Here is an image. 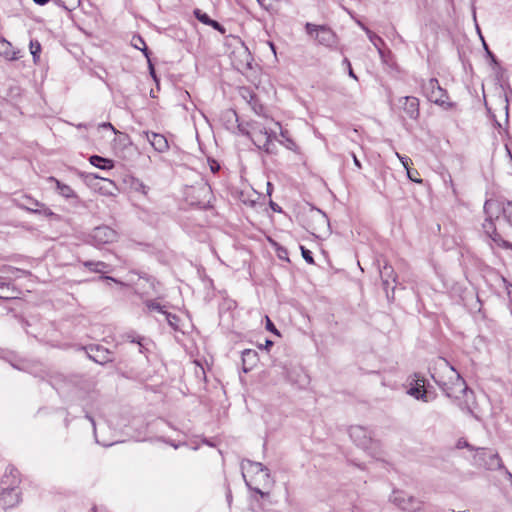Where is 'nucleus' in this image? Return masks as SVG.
<instances>
[{
	"mask_svg": "<svg viewBox=\"0 0 512 512\" xmlns=\"http://www.w3.org/2000/svg\"><path fill=\"white\" fill-rule=\"evenodd\" d=\"M442 369L445 375L433 374L435 383L442 389L447 397H458V394H467L468 387L461 375L446 360H443Z\"/></svg>",
	"mask_w": 512,
	"mask_h": 512,
	"instance_id": "f257e3e1",
	"label": "nucleus"
},
{
	"mask_svg": "<svg viewBox=\"0 0 512 512\" xmlns=\"http://www.w3.org/2000/svg\"><path fill=\"white\" fill-rule=\"evenodd\" d=\"M252 142L259 148L267 153H273L275 149L274 140L276 139L275 132L269 131L266 127L255 124L252 126L248 133Z\"/></svg>",
	"mask_w": 512,
	"mask_h": 512,
	"instance_id": "f03ea898",
	"label": "nucleus"
},
{
	"mask_svg": "<svg viewBox=\"0 0 512 512\" xmlns=\"http://www.w3.org/2000/svg\"><path fill=\"white\" fill-rule=\"evenodd\" d=\"M307 34L313 37L319 45L325 47H334L337 44L335 32L326 25H316L310 22L305 24Z\"/></svg>",
	"mask_w": 512,
	"mask_h": 512,
	"instance_id": "7ed1b4c3",
	"label": "nucleus"
},
{
	"mask_svg": "<svg viewBox=\"0 0 512 512\" xmlns=\"http://www.w3.org/2000/svg\"><path fill=\"white\" fill-rule=\"evenodd\" d=\"M424 92L429 101L445 108H451L452 103L448 102L447 92L439 85L435 78H431L424 86Z\"/></svg>",
	"mask_w": 512,
	"mask_h": 512,
	"instance_id": "20e7f679",
	"label": "nucleus"
},
{
	"mask_svg": "<svg viewBox=\"0 0 512 512\" xmlns=\"http://www.w3.org/2000/svg\"><path fill=\"white\" fill-rule=\"evenodd\" d=\"M90 242L96 246L101 247L103 245L112 244L117 241L118 233L116 230L107 225H101L95 227L90 235Z\"/></svg>",
	"mask_w": 512,
	"mask_h": 512,
	"instance_id": "39448f33",
	"label": "nucleus"
},
{
	"mask_svg": "<svg viewBox=\"0 0 512 512\" xmlns=\"http://www.w3.org/2000/svg\"><path fill=\"white\" fill-rule=\"evenodd\" d=\"M501 204L494 200H487L484 204V212L486 219L482 224L483 230L487 236L496 231L494 219H498L500 215Z\"/></svg>",
	"mask_w": 512,
	"mask_h": 512,
	"instance_id": "423d86ee",
	"label": "nucleus"
},
{
	"mask_svg": "<svg viewBox=\"0 0 512 512\" xmlns=\"http://www.w3.org/2000/svg\"><path fill=\"white\" fill-rule=\"evenodd\" d=\"M390 499L400 509L408 512H417L422 508L421 501L402 491H394Z\"/></svg>",
	"mask_w": 512,
	"mask_h": 512,
	"instance_id": "0eeeda50",
	"label": "nucleus"
},
{
	"mask_svg": "<svg viewBox=\"0 0 512 512\" xmlns=\"http://www.w3.org/2000/svg\"><path fill=\"white\" fill-rule=\"evenodd\" d=\"M398 106L410 119L416 120L419 117V100L414 96H404L398 99Z\"/></svg>",
	"mask_w": 512,
	"mask_h": 512,
	"instance_id": "6e6552de",
	"label": "nucleus"
},
{
	"mask_svg": "<svg viewBox=\"0 0 512 512\" xmlns=\"http://www.w3.org/2000/svg\"><path fill=\"white\" fill-rule=\"evenodd\" d=\"M349 435L357 446L364 449H367L372 441L369 431L362 426H352Z\"/></svg>",
	"mask_w": 512,
	"mask_h": 512,
	"instance_id": "1a4fd4ad",
	"label": "nucleus"
},
{
	"mask_svg": "<svg viewBox=\"0 0 512 512\" xmlns=\"http://www.w3.org/2000/svg\"><path fill=\"white\" fill-rule=\"evenodd\" d=\"M141 136L159 153H164L169 149L168 141L162 134L144 131Z\"/></svg>",
	"mask_w": 512,
	"mask_h": 512,
	"instance_id": "9d476101",
	"label": "nucleus"
},
{
	"mask_svg": "<svg viewBox=\"0 0 512 512\" xmlns=\"http://www.w3.org/2000/svg\"><path fill=\"white\" fill-rule=\"evenodd\" d=\"M20 502V493L16 488L3 489L0 493V503L7 509L16 506Z\"/></svg>",
	"mask_w": 512,
	"mask_h": 512,
	"instance_id": "9b49d317",
	"label": "nucleus"
},
{
	"mask_svg": "<svg viewBox=\"0 0 512 512\" xmlns=\"http://www.w3.org/2000/svg\"><path fill=\"white\" fill-rule=\"evenodd\" d=\"M0 55L6 60L15 61L21 57V51L13 47L5 38H0Z\"/></svg>",
	"mask_w": 512,
	"mask_h": 512,
	"instance_id": "f8f14e48",
	"label": "nucleus"
},
{
	"mask_svg": "<svg viewBox=\"0 0 512 512\" xmlns=\"http://www.w3.org/2000/svg\"><path fill=\"white\" fill-rule=\"evenodd\" d=\"M89 357L99 364H104L112 361V354L102 347H91Z\"/></svg>",
	"mask_w": 512,
	"mask_h": 512,
	"instance_id": "ddd939ff",
	"label": "nucleus"
},
{
	"mask_svg": "<svg viewBox=\"0 0 512 512\" xmlns=\"http://www.w3.org/2000/svg\"><path fill=\"white\" fill-rule=\"evenodd\" d=\"M22 206L26 210L33 212V213L43 214L45 216L53 215V212L48 207H46L44 204L38 202L37 200H33L31 198H27V203L23 204Z\"/></svg>",
	"mask_w": 512,
	"mask_h": 512,
	"instance_id": "4468645a",
	"label": "nucleus"
},
{
	"mask_svg": "<svg viewBox=\"0 0 512 512\" xmlns=\"http://www.w3.org/2000/svg\"><path fill=\"white\" fill-rule=\"evenodd\" d=\"M242 469L252 473H263V477L269 478V470L260 462L244 461Z\"/></svg>",
	"mask_w": 512,
	"mask_h": 512,
	"instance_id": "2eb2a0df",
	"label": "nucleus"
},
{
	"mask_svg": "<svg viewBox=\"0 0 512 512\" xmlns=\"http://www.w3.org/2000/svg\"><path fill=\"white\" fill-rule=\"evenodd\" d=\"M480 454L489 458V461L484 464L488 469L495 470L502 468V461L497 453L480 449Z\"/></svg>",
	"mask_w": 512,
	"mask_h": 512,
	"instance_id": "dca6fc26",
	"label": "nucleus"
},
{
	"mask_svg": "<svg viewBox=\"0 0 512 512\" xmlns=\"http://www.w3.org/2000/svg\"><path fill=\"white\" fill-rule=\"evenodd\" d=\"M126 182L133 192L139 193L145 197L148 195L150 188L140 179L130 177Z\"/></svg>",
	"mask_w": 512,
	"mask_h": 512,
	"instance_id": "f3484780",
	"label": "nucleus"
},
{
	"mask_svg": "<svg viewBox=\"0 0 512 512\" xmlns=\"http://www.w3.org/2000/svg\"><path fill=\"white\" fill-rule=\"evenodd\" d=\"M89 162L91 165L101 169V170H110L114 168V161L108 158H104L98 155H92L89 158Z\"/></svg>",
	"mask_w": 512,
	"mask_h": 512,
	"instance_id": "a211bd4d",
	"label": "nucleus"
},
{
	"mask_svg": "<svg viewBox=\"0 0 512 512\" xmlns=\"http://www.w3.org/2000/svg\"><path fill=\"white\" fill-rule=\"evenodd\" d=\"M488 237L490 238L489 245L492 249L502 248L512 250V243L503 239L502 236L497 233V231H495L493 234H490Z\"/></svg>",
	"mask_w": 512,
	"mask_h": 512,
	"instance_id": "6ab92c4d",
	"label": "nucleus"
},
{
	"mask_svg": "<svg viewBox=\"0 0 512 512\" xmlns=\"http://www.w3.org/2000/svg\"><path fill=\"white\" fill-rule=\"evenodd\" d=\"M382 282L384 285V288L387 290L390 285V280L395 283L396 282V274L394 272V269L390 265H384L383 268L380 271Z\"/></svg>",
	"mask_w": 512,
	"mask_h": 512,
	"instance_id": "aec40b11",
	"label": "nucleus"
},
{
	"mask_svg": "<svg viewBox=\"0 0 512 512\" xmlns=\"http://www.w3.org/2000/svg\"><path fill=\"white\" fill-rule=\"evenodd\" d=\"M83 265L91 272L95 273H105L109 271V265L103 261H85Z\"/></svg>",
	"mask_w": 512,
	"mask_h": 512,
	"instance_id": "412c9836",
	"label": "nucleus"
},
{
	"mask_svg": "<svg viewBox=\"0 0 512 512\" xmlns=\"http://www.w3.org/2000/svg\"><path fill=\"white\" fill-rule=\"evenodd\" d=\"M49 181L54 182L56 184V188H57L59 194L62 195L63 197L72 198L75 196L73 189L69 185L61 183L59 180H57L54 177H50Z\"/></svg>",
	"mask_w": 512,
	"mask_h": 512,
	"instance_id": "4be33fe9",
	"label": "nucleus"
},
{
	"mask_svg": "<svg viewBox=\"0 0 512 512\" xmlns=\"http://www.w3.org/2000/svg\"><path fill=\"white\" fill-rule=\"evenodd\" d=\"M164 317H165V320L167 321L168 325L174 329L175 331H181L182 330V321L181 319L176 315V314H173V313H170L168 311H166V313L164 314Z\"/></svg>",
	"mask_w": 512,
	"mask_h": 512,
	"instance_id": "5701e85b",
	"label": "nucleus"
},
{
	"mask_svg": "<svg viewBox=\"0 0 512 512\" xmlns=\"http://www.w3.org/2000/svg\"><path fill=\"white\" fill-rule=\"evenodd\" d=\"M145 306L148 310V312H158L159 314L163 315L166 313L167 309L165 305H161L156 300H146Z\"/></svg>",
	"mask_w": 512,
	"mask_h": 512,
	"instance_id": "b1692460",
	"label": "nucleus"
},
{
	"mask_svg": "<svg viewBox=\"0 0 512 512\" xmlns=\"http://www.w3.org/2000/svg\"><path fill=\"white\" fill-rule=\"evenodd\" d=\"M29 50L33 57L34 63H38L41 53V44L38 40H30Z\"/></svg>",
	"mask_w": 512,
	"mask_h": 512,
	"instance_id": "393cba45",
	"label": "nucleus"
},
{
	"mask_svg": "<svg viewBox=\"0 0 512 512\" xmlns=\"http://www.w3.org/2000/svg\"><path fill=\"white\" fill-rule=\"evenodd\" d=\"M366 34L369 38V40L372 42L374 47L378 50L380 54H382L381 45L384 44V41L381 37L370 31L369 29L365 28Z\"/></svg>",
	"mask_w": 512,
	"mask_h": 512,
	"instance_id": "a878e982",
	"label": "nucleus"
},
{
	"mask_svg": "<svg viewBox=\"0 0 512 512\" xmlns=\"http://www.w3.org/2000/svg\"><path fill=\"white\" fill-rule=\"evenodd\" d=\"M408 394L413 396L417 400L428 402L427 392L425 389H420V387L414 386L408 390Z\"/></svg>",
	"mask_w": 512,
	"mask_h": 512,
	"instance_id": "bb28decb",
	"label": "nucleus"
},
{
	"mask_svg": "<svg viewBox=\"0 0 512 512\" xmlns=\"http://www.w3.org/2000/svg\"><path fill=\"white\" fill-rule=\"evenodd\" d=\"M14 297V290L10 288L9 284L0 282V299H11Z\"/></svg>",
	"mask_w": 512,
	"mask_h": 512,
	"instance_id": "cd10ccee",
	"label": "nucleus"
},
{
	"mask_svg": "<svg viewBox=\"0 0 512 512\" xmlns=\"http://www.w3.org/2000/svg\"><path fill=\"white\" fill-rule=\"evenodd\" d=\"M500 213H502L504 219L512 226V202L502 204Z\"/></svg>",
	"mask_w": 512,
	"mask_h": 512,
	"instance_id": "c85d7f7f",
	"label": "nucleus"
},
{
	"mask_svg": "<svg viewBox=\"0 0 512 512\" xmlns=\"http://www.w3.org/2000/svg\"><path fill=\"white\" fill-rule=\"evenodd\" d=\"M132 45L136 48V49H139L141 51L144 52L145 56L148 57V53H147V47H146V43L145 41L143 40L142 37L140 36H134L132 38Z\"/></svg>",
	"mask_w": 512,
	"mask_h": 512,
	"instance_id": "c756f323",
	"label": "nucleus"
},
{
	"mask_svg": "<svg viewBox=\"0 0 512 512\" xmlns=\"http://www.w3.org/2000/svg\"><path fill=\"white\" fill-rule=\"evenodd\" d=\"M194 15L201 23L205 25H208L210 23L211 18L205 12H202L200 9H195Z\"/></svg>",
	"mask_w": 512,
	"mask_h": 512,
	"instance_id": "7c9ffc66",
	"label": "nucleus"
},
{
	"mask_svg": "<svg viewBox=\"0 0 512 512\" xmlns=\"http://www.w3.org/2000/svg\"><path fill=\"white\" fill-rule=\"evenodd\" d=\"M300 248H301L302 257L305 259V261L309 264H314V259L312 257L311 251L306 249L304 246H301Z\"/></svg>",
	"mask_w": 512,
	"mask_h": 512,
	"instance_id": "2f4dec72",
	"label": "nucleus"
},
{
	"mask_svg": "<svg viewBox=\"0 0 512 512\" xmlns=\"http://www.w3.org/2000/svg\"><path fill=\"white\" fill-rule=\"evenodd\" d=\"M86 418L91 422V424H92L93 428L95 429V421H94V419H93L90 415H86ZM94 435H95V440H96V442H97V443H99V444H102V445H103V446H105V447H108V446H111V445H113V444H114V442H110V443H108V442H101V441L98 439V436H97V434H96V431H95V430H94Z\"/></svg>",
	"mask_w": 512,
	"mask_h": 512,
	"instance_id": "473e14b6",
	"label": "nucleus"
},
{
	"mask_svg": "<svg viewBox=\"0 0 512 512\" xmlns=\"http://www.w3.org/2000/svg\"><path fill=\"white\" fill-rule=\"evenodd\" d=\"M396 156L399 158L406 171L410 170L409 165L412 163L411 159L406 156H401L398 152H396Z\"/></svg>",
	"mask_w": 512,
	"mask_h": 512,
	"instance_id": "72a5a7b5",
	"label": "nucleus"
},
{
	"mask_svg": "<svg viewBox=\"0 0 512 512\" xmlns=\"http://www.w3.org/2000/svg\"><path fill=\"white\" fill-rule=\"evenodd\" d=\"M127 338L129 339V341L131 343H137L139 345V352L143 353V349H144V345L142 343L143 338H141V337L135 338L134 336H131V335H128Z\"/></svg>",
	"mask_w": 512,
	"mask_h": 512,
	"instance_id": "f704fd0d",
	"label": "nucleus"
},
{
	"mask_svg": "<svg viewBox=\"0 0 512 512\" xmlns=\"http://www.w3.org/2000/svg\"><path fill=\"white\" fill-rule=\"evenodd\" d=\"M343 63H347V67H348V74H349V76H350L351 78L355 79V80H358L357 76H356V75H355V73L353 72V69H352V67H351V63H350V61H349L347 58H345V59L343 60Z\"/></svg>",
	"mask_w": 512,
	"mask_h": 512,
	"instance_id": "c9c22d12",
	"label": "nucleus"
},
{
	"mask_svg": "<svg viewBox=\"0 0 512 512\" xmlns=\"http://www.w3.org/2000/svg\"><path fill=\"white\" fill-rule=\"evenodd\" d=\"M87 177H88V178H93V179H101V180H103V181L107 182L110 186H113V187L115 186V184H114V182H113L112 180H109V179H105V178L99 177V176H98V175H96V174H89Z\"/></svg>",
	"mask_w": 512,
	"mask_h": 512,
	"instance_id": "e433bc0d",
	"label": "nucleus"
},
{
	"mask_svg": "<svg viewBox=\"0 0 512 512\" xmlns=\"http://www.w3.org/2000/svg\"><path fill=\"white\" fill-rule=\"evenodd\" d=\"M209 26H212L214 29L220 31V32H224V29L223 27L221 26L220 23H218L217 21L215 20H210V23L208 24Z\"/></svg>",
	"mask_w": 512,
	"mask_h": 512,
	"instance_id": "4c0bfd02",
	"label": "nucleus"
},
{
	"mask_svg": "<svg viewBox=\"0 0 512 512\" xmlns=\"http://www.w3.org/2000/svg\"><path fill=\"white\" fill-rule=\"evenodd\" d=\"M456 447L458 449L470 448V445H469V443L465 439H459L458 442H457Z\"/></svg>",
	"mask_w": 512,
	"mask_h": 512,
	"instance_id": "58836bf2",
	"label": "nucleus"
},
{
	"mask_svg": "<svg viewBox=\"0 0 512 512\" xmlns=\"http://www.w3.org/2000/svg\"><path fill=\"white\" fill-rule=\"evenodd\" d=\"M351 157L353 159V162L355 164V166L358 168V169H361L362 168V165H361V162L359 161V159L357 158V156L355 155V153H351Z\"/></svg>",
	"mask_w": 512,
	"mask_h": 512,
	"instance_id": "ea45409f",
	"label": "nucleus"
},
{
	"mask_svg": "<svg viewBox=\"0 0 512 512\" xmlns=\"http://www.w3.org/2000/svg\"><path fill=\"white\" fill-rule=\"evenodd\" d=\"M407 176L411 181L416 182V183H421V179L414 177V174L412 173L411 170H407Z\"/></svg>",
	"mask_w": 512,
	"mask_h": 512,
	"instance_id": "a19ab883",
	"label": "nucleus"
},
{
	"mask_svg": "<svg viewBox=\"0 0 512 512\" xmlns=\"http://www.w3.org/2000/svg\"><path fill=\"white\" fill-rule=\"evenodd\" d=\"M245 357H256V353L252 350H245L243 352V361H245Z\"/></svg>",
	"mask_w": 512,
	"mask_h": 512,
	"instance_id": "79ce46f5",
	"label": "nucleus"
},
{
	"mask_svg": "<svg viewBox=\"0 0 512 512\" xmlns=\"http://www.w3.org/2000/svg\"><path fill=\"white\" fill-rule=\"evenodd\" d=\"M425 380L424 378H418L415 382V387H420V389H424Z\"/></svg>",
	"mask_w": 512,
	"mask_h": 512,
	"instance_id": "37998d69",
	"label": "nucleus"
},
{
	"mask_svg": "<svg viewBox=\"0 0 512 512\" xmlns=\"http://www.w3.org/2000/svg\"><path fill=\"white\" fill-rule=\"evenodd\" d=\"M266 321H267V329L270 330V331H273V332H277V330L275 329L273 323L271 322V320L266 317Z\"/></svg>",
	"mask_w": 512,
	"mask_h": 512,
	"instance_id": "c03bdc74",
	"label": "nucleus"
},
{
	"mask_svg": "<svg viewBox=\"0 0 512 512\" xmlns=\"http://www.w3.org/2000/svg\"><path fill=\"white\" fill-rule=\"evenodd\" d=\"M101 127H103V128H109V129H111L114 133H117V130H116V129L114 128V126H113L111 123H109V122L103 123V124L101 125Z\"/></svg>",
	"mask_w": 512,
	"mask_h": 512,
	"instance_id": "a18cd8bd",
	"label": "nucleus"
},
{
	"mask_svg": "<svg viewBox=\"0 0 512 512\" xmlns=\"http://www.w3.org/2000/svg\"><path fill=\"white\" fill-rule=\"evenodd\" d=\"M36 4H39V5H44L46 4L49 0H33Z\"/></svg>",
	"mask_w": 512,
	"mask_h": 512,
	"instance_id": "49530a36",
	"label": "nucleus"
},
{
	"mask_svg": "<svg viewBox=\"0 0 512 512\" xmlns=\"http://www.w3.org/2000/svg\"><path fill=\"white\" fill-rule=\"evenodd\" d=\"M271 190H272V184L270 182H268L267 183V191H268L269 195L271 194Z\"/></svg>",
	"mask_w": 512,
	"mask_h": 512,
	"instance_id": "de8ad7c7",
	"label": "nucleus"
},
{
	"mask_svg": "<svg viewBox=\"0 0 512 512\" xmlns=\"http://www.w3.org/2000/svg\"><path fill=\"white\" fill-rule=\"evenodd\" d=\"M103 279L110 280V281H113V282H118L116 279H114V278H112L110 276H105V277H103Z\"/></svg>",
	"mask_w": 512,
	"mask_h": 512,
	"instance_id": "09e8293b",
	"label": "nucleus"
},
{
	"mask_svg": "<svg viewBox=\"0 0 512 512\" xmlns=\"http://www.w3.org/2000/svg\"><path fill=\"white\" fill-rule=\"evenodd\" d=\"M484 46H485V49L487 50L488 55H490L492 57V59L494 60L493 54L488 50L487 45L485 43H484Z\"/></svg>",
	"mask_w": 512,
	"mask_h": 512,
	"instance_id": "8fccbe9b",
	"label": "nucleus"
},
{
	"mask_svg": "<svg viewBox=\"0 0 512 512\" xmlns=\"http://www.w3.org/2000/svg\"><path fill=\"white\" fill-rule=\"evenodd\" d=\"M211 169H212L213 172H215V171H217L219 169V165L218 164L216 166L212 165Z\"/></svg>",
	"mask_w": 512,
	"mask_h": 512,
	"instance_id": "3c124183",
	"label": "nucleus"
},
{
	"mask_svg": "<svg viewBox=\"0 0 512 512\" xmlns=\"http://www.w3.org/2000/svg\"><path fill=\"white\" fill-rule=\"evenodd\" d=\"M273 345V342L271 340H266V347H270Z\"/></svg>",
	"mask_w": 512,
	"mask_h": 512,
	"instance_id": "603ef678",
	"label": "nucleus"
},
{
	"mask_svg": "<svg viewBox=\"0 0 512 512\" xmlns=\"http://www.w3.org/2000/svg\"><path fill=\"white\" fill-rule=\"evenodd\" d=\"M271 207H272L273 210H276V206H275L274 203H271Z\"/></svg>",
	"mask_w": 512,
	"mask_h": 512,
	"instance_id": "864d4df0",
	"label": "nucleus"
},
{
	"mask_svg": "<svg viewBox=\"0 0 512 512\" xmlns=\"http://www.w3.org/2000/svg\"><path fill=\"white\" fill-rule=\"evenodd\" d=\"M93 512H96V510L94 509Z\"/></svg>",
	"mask_w": 512,
	"mask_h": 512,
	"instance_id": "5fc2aeb1",
	"label": "nucleus"
}]
</instances>
